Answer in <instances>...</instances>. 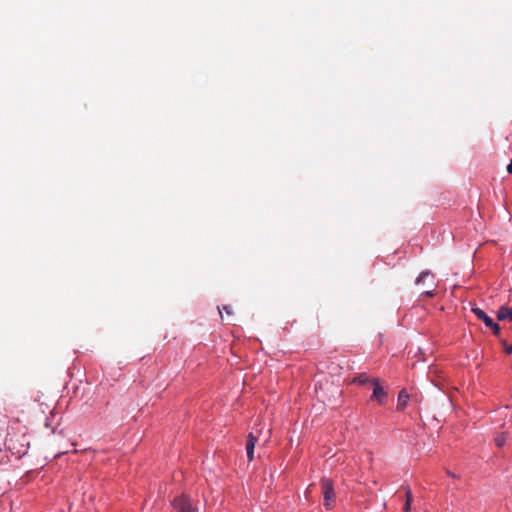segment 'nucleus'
Wrapping results in <instances>:
<instances>
[{"label": "nucleus", "instance_id": "obj_15", "mask_svg": "<svg viewBox=\"0 0 512 512\" xmlns=\"http://www.w3.org/2000/svg\"><path fill=\"white\" fill-rule=\"evenodd\" d=\"M410 510H411V502L406 501L405 505H404V511L410 512Z\"/></svg>", "mask_w": 512, "mask_h": 512}, {"label": "nucleus", "instance_id": "obj_18", "mask_svg": "<svg viewBox=\"0 0 512 512\" xmlns=\"http://www.w3.org/2000/svg\"><path fill=\"white\" fill-rule=\"evenodd\" d=\"M15 445L12 439L9 440V449H15Z\"/></svg>", "mask_w": 512, "mask_h": 512}, {"label": "nucleus", "instance_id": "obj_5", "mask_svg": "<svg viewBox=\"0 0 512 512\" xmlns=\"http://www.w3.org/2000/svg\"><path fill=\"white\" fill-rule=\"evenodd\" d=\"M377 378L370 377L367 373H360L356 375L352 380V384H358L361 386L372 385Z\"/></svg>", "mask_w": 512, "mask_h": 512}, {"label": "nucleus", "instance_id": "obj_7", "mask_svg": "<svg viewBox=\"0 0 512 512\" xmlns=\"http://www.w3.org/2000/svg\"><path fill=\"white\" fill-rule=\"evenodd\" d=\"M471 311L475 314V316L483 321L486 326H491L493 319L489 317L482 309L478 307H473Z\"/></svg>", "mask_w": 512, "mask_h": 512}, {"label": "nucleus", "instance_id": "obj_1", "mask_svg": "<svg viewBox=\"0 0 512 512\" xmlns=\"http://www.w3.org/2000/svg\"><path fill=\"white\" fill-rule=\"evenodd\" d=\"M320 484L323 495L324 507L328 510H331L334 506L335 501V491L333 482L328 478H322Z\"/></svg>", "mask_w": 512, "mask_h": 512}, {"label": "nucleus", "instance_id": "obj_14", "mask_svg": "<svg viewBox=\"0 0 512 512\" xmlns=\"http://www.w3.org/2000/svg\"><path fill=\"white\" fill-rule=\"evenodd\" d=\"M6 425V420L4 416H0V430H4Z\"/></svg>", "mask_w": 512, "mask_h": 512}, {"label": "nucleus", "instance_id": "obj_10", "mask_svg": "<svg viewBox=\"0 0 512 512\" xmlns=\"http://www.w3.org/2000/svg\"><path fill=\"white\" fill-rule=\"evenodd\" d=\"M506 439H507V434L501 433L500 435L495 437L494 441L498 447H502L505 444Z\"/></svg>", "mask_w": 512, "mask_h": 512}, {"label": "nucleus", "instance_id": "obj_13", "mask_svg": "<svg viewBox=\"0 0 512 512\" xmlns=\"http://www.w3.org/2000/svg\"><path fill=\"white\" fill-rule=\"evenodd\" d=\"M405 496H406V501L412 502V493H411V490L409 487L406 488Z\"/></svg>", "mask_w": 512, "mask_h": 512}, {"label": "nucleus", "instance_id": "obj_4", "mask_svg": "<svg viewBox=\"0 0 512 512\" xmlns=\"http://www.w3.org/2000/svg\"><path fill=\"white\" fill-rule=\"evenodd\" d=\"M372 387V396L371 400H375L378 402L379 405H385L388 398V393L386 389L381 385L379 379L377 378L376 381L371 385Z\"/></svg>", "mask_w": 512, "mask_h": 512}, {"label": "nucleus", "instance_id": "obj_2", "mask_svg": "<svg viewBox=\"0 0 512 512\" xmlns=\"http://www.w3.org/2000/svg\"><path fill=\"white\" fill-rule=\"evenodd\" d=\"M172 506L177 512H194L196 510L192 500L186 494L175 497Z\"/></svg>", "mask_w": 512, "mask_h": 512}, {"label": "nucleus", "instance_id": "obj_9", "mask_svg": "<svg viewBox=\"0 0 512 512\" xmlns=\"http://www.w3.org/2000/svg\"><path fill=\"white\" fill-rule=\"evenodd\" d=\"M408 400H409L408 393L405 390H401L398 395L397 409L403 410L406 407Z\"/></svg>", "mask_w": 512, "mask_h": 512}, {"label": "nucleus", "instance_id": "obj_6", "mask_svg": "<svg viewBox=\"0 0 512 512\" xmlns=\"http://www.w3.org/2000/svg\"><path fill=\"white\" fill-rule=\"evenodd\" d=\"M257 441H258V437L255 436L253 433H250L248 435L247 443H246V453H247V458L249 461H252L254 458V448H255V444L257 443Z\"/></svg>", "mask_w": 512, "mask_h": 512}, {"label": "nucleus", "instance_id": "obj_16", "mask_svg": "<svg viewBox=\"0 0 512 512\" xmlns=\"http://www.w3.org/2000/svg\"><path fill=\"white\" fill-rule=\"evenodd\" d=\"M506 170H507V172H508L509 174H512V158H511L510 163L507 165Z\"/></svg>", "mask_w": 512, "mask_h": 512}, {"label": "nucleus", "instance_id": "obj_17", "mask_svg": "<svg viewBox=\"0 0 512 512\" xmlns=\"http://www.w3.org/2000/svg\"><path fill=\"white\" fill-rule=\"evenodd\" d=\"M26 452H27V448H25L24 446H23V449H19V450H17V453H18L19 455H24V454H26Z\"/></svg>", "mask_w": 512, "mask_h": 512}, {"label": "nucleus", "instance_id": "obj_12", "mask_svg": "<svg viewBox=\"0 0 512 512\" xmlns=\"http://www.w3.org/2000/svg\"><path fill=\"white\" fill-rule=\"evenodd\" d=\"M218 310H219V313L221 316H222V311H225L226 314L229 316L233 314L231 306H228V305H225L222 308L218 307Z\"/></svg>", "mask_w": 512, "mask_h": 512}, {"label": "nucleus", "instance_id": "obj_19", "mask_svg": "<svg viewBox=\"0 0 512 512\" xmlns=\"http://www.w3.org/2000/svg\"><path fill=\"white\" fill-rule=\"evenodd\" d=\"M505 351H506V353H507V354H511V353H512V345H511V346H509V347L507 346V347L505 348Z\"/></svg>", "mask_w": 512, "mask_h": 512}, {"label": "nucleus", "instance_id": "obj_3", "mask_svg": "<svg viewBox=\"0 0 512 512\" xmlns=\"http://www.w3.org/2000/svg\"><path fill=\"white\" fill-rule=\"evenodd\" d=\"M416 285L420 284H427L429 287H431V290H426L422 293V295L432 297L435 294V277L430 271H423L420 273V275L417 277L415 281Z\"/></svg>", "mask_w": 512, "mask_h": 512}, {"label": "nucleus", "instance_id": "obj_8", "mask_svg": "<svg viewBox=\"0 0 512 512\" xmlns=\"http://www.w3.org/2000/svg\"><path fill=\"white\" fill-rule=\"evenodd\" d=\"M497 319L499 321H512V308L507 306H501L497 312Z\"/></svg>", "mask_w": 512, "mask_h": 512}, {"label": "nucleus", "instance_id": "obj_11", "mask_svg": "<svg viewBox=\"0 0 512 512\" xmlns=\"http://www.w3.org/2000/svg\"><path fill=\"white\" fill-rule=\"evenodd\" d=\"M487 327L493 331L494 335H496V336L500 335V331H501L500 326L497 323H495L494 321H492L491 326H487Z\"/></svg>", "mask_w": 512, "mask_h": 512}]
</instances>
